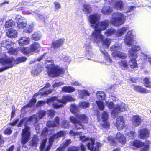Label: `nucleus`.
Wrapping results in <instances>:
<instances>
[{"instance_id":"56","label":"nucleus","mask_w":151,"mask_h":151,"mask_svg":"<svg viewBox=\"0 0 151 151\" xmlns=\"http://www.w3.org/2000/svg\"><path fill=\"white\" fill-rule=\"evenodd\" d=\"M12 132V130L10 127L6 128L4 131V133L5 135H10Z\"/></svg>"},{"instance_id":"16","label":"nucleus","mask_w":151,"mask_h":151,"mask_svg":"<svg viewBox=\"0 0 151 151\" xmlns=\"http://www.w3.org/2000/svg\"><path fill=\"white\" fill-rule=\"evenodd\" d=\"M149 131L147 129L142 128L141 129L139 132V137L142 139H146L149 137Z\"/></svg>"},{"instance_id":"64","label":"nucleus","mask_w":151,"mask_h":151,"mask_svg":"<svg viewBox=\"0 0 151 151\" xmlns=\"http://www.w3.org/2000/svg\"><path fill=\"white\" fill-rule=\"evenodd\" d=\"M45 103V101H39L36 104V107H41L44 105Z\"/></svg>"},{"instance_id":"58","label":"nucleus","mask_w":151,"mask_h":151,"mask_svg":"<svg viewBox=\"0 0 151 151\" xmlns=\"http://www.w3.org/2000/svg\"><path fill=\"white\" fill-rule=\"evenodd\" d=\"M71 143V139H69L65 140L62 143V145H63L64 147L66 148Z\"/></svg>"},{"instance_id":"62","label":"nucleus","mask_w":151,"mask_h":151,"mask_svg":"<svg viewBox=\"0 0 151 151\" xmlns=\"http://www.w3.org/2000/svg\"><path fill=\"white\" fill-rule=\"evenodd\" d=\"M132 38L128 36H127L125 38V42L128 45H130L131 44L132 41Z\"/></svg>"},{"instance_id":"45","label":"nucleus","mask_w":151,"mask_h":151,"mask_svg":"<svg viewBox=\"0 0 151 151\" xmlns=\"http://www.w3.org/2000/svg\"><path fill=\"white\" fill-rule=\"evenodd\" d=\"M90 104L88 102L83 101L79 103V106L82 108L86 109L88 108Z\"/></svg>"},{"instance_id":"15","label":"nucleus","mask_w":151,"mask_h":151,"mask_svg":"<svg viewBox=\"0 0 151 151\" xmlns=\"http://www.w3.org/2000/svg\"><path fill=\"white\" fill-rule=\"evenodd\" d=\"M60 117L58 116H56L53 121L49 120L47 122V126L48 128L54 127L58 126L60 123Z\"/></svg>"},{"instance_id":"47","label":"nucleus","mask_w":151,"mask_h":151,"mask_svg":"<svg viewBox=\"0 0 151 151\" xmlns=\"http://www.w3.org/2000/svg\"><path fill=\"white\" fill-rule=\"evenodd\" d=\"M56 137V138L61 137H63L66 134V132L65 130H61L54 134Z\"/></svg>"},{"instance_id":"39","label":"nucleus","mask_w":151,"mask_h":151,"mask_svg":"<svg viewBox=\"0 0 151 151\" xmlns=\"http://www.w3.org/2000/svg\"><path fill=\"white\" fill-rule=\"evenodd\" d=\"M70 111L73 114H75L79 112V110L78 106L74 104H71L70 108Z\"/></svg>"},{"instance_id":"25","label":"nucleus","mask_w":151,"mask_h":151,"mask_svg":"<svg viewBox=\"0 0 151 151\" xmlns=\"http://www.w3.org/2000/svg\"><path fill=\"white\" fill-rule=\"evenodd\" d=\"M7 58H10L13 60L12 62V63L14 62L15 64H17L20 63L24 62L26 61L27 60V58L25 57L22 56L17 58L15 60L13 57H7Z\"/></svg>"},{"instance_id":"50","label":"nucleus","mask_w":151,"mask_h":151,"mask_svg":"<svg viewBox=\"0 0 151 151\" xmlns=\"http://www.w3.org/2000/svg\"><path fill=\"white\" fill-rule=\"evenodd\" d=\"M96 104L99 109L101 111L104 110V106L103 103L101 101H98L96 102Z\"/></svg>"},{"instance_id":"7","label":"nucleus","mask_w":151,"mask_h":151,"mask_svg":"<svg viewBox=\"0 0 151 151\" xmlns=\"http://www.w3.org/2000/svg\"><path fill=\"white\" fill-rule=\"evenodd\" d=\"M130 146L133 149L141 148L140 151H148L150 148L149 145H145L144 142L139 139H135L130 142Z\"/></svg>"},{"instance_id":"61","label":"nucleus","mask_w":151,"mask_h":151,"mask_svg":"<svg viewBox=\"0 0 151 151\" xmlns=\"http://www.w3.org/2000/svg\"><path fill=\"white\" fill-rule=\"evenodd\" d=\"M135 133V132L134 131H131L127 133V135L129 137V138L132 139H134V135Z\"/></svg>"},{"instance_id":"26","label":"nucleus","mask_w":151,"mask_h":151,"mask_svg":"<svg viewBox=\"0 0 151 151\" xmlns=\"http://www.w3.org/2000/svg\"><path fill=\"white\" fill-rule=\"evenodd\" d=\"M29 42V38L27 37H21L18 40V43L21 46L26 45Z\"/></svg>"},{"instance_id":"55","label":"nucleus","mask_w":151,"mask_h":151,"mask_svg":"<svg viewBox=\"0 0 151 151\" xmlns=\"http://www.w3.org/2000/svg\"><path fill=\"white\" fill-rule=\"evenodd\" d=\"M33 29V27L32 26L29 25L23 30V32L26 33H30L32 32Z\"/></svg>"},{"instance_id":"13","label":"nucleus","mask_w":151,"mask_h":151,"mask_svg":"<svg viewBox=\"0 0 151 151\" xmlns=\"http://www.w3.org/2000/svg\"><path fill=\"white\" fill-rule=\"evenodd\" d=\"M65 41L64 38H60L57 40L52 41L51 43V48L54 50L57 49L62 47Z\"/></svg>"},{"instance_id":"35","label":"nucleus","mask_w":151,"mask_h":151,"mask_svg":"<svg viewBox=\"0 0 151 151\" xmlns=\"http://www.w3.org/2000/svg\"><path fill=\"white\" fill-rule=\"evenodd\" d=\"M41 71V67L37 65L32 70L31 73L34 76L37 75Z\"/></svg>"},{"instance_id":"5","label":"nucleus","mask_w":151,"mask_h":151,"mask_svg":"<svg viewBox=\"0 0 151 151\" xmlns=\"http://www.w3.org/2000/svg\"><path fill=\"white\" fill-rule=\"evenodd\" d=\"M126 16L120 12L114 13L110 19L111 24L115 27L119 26L124 23Z\"/></svg>"},{"instance_id":"31","label":"nucleus","mask_w":151,"mask_h":151,"mask_svg":"<svg viewBox=\"0 0 151 151\" xmlns=\"http://www.w3.org/2000/svg\"><path fill=\"white\" fill-rule=\"evenodd\" d=\"M116 32V30L115 29L110 28L107 29L105 32L104 34L107 37H109L115 34Z\"/></svg>"},{"instance_id":"17","label":"nucleus","mask_w":151,"mask_h":151,"mask_svg":"<svg viewBox=\"0 0 151 151\" xmlns=\"http://www.w3.org/2000/svg\"><path fill=\"white\" fill-rule=\"evenodd\" d=\"M116 126L119 130H122L124 127L125 121L123 116H120L117 118Z\"/></svg>"},{"instance_id":"44","label":"nucleus","mask_w":151,"mask_h":151,"mask_svg":"<svg viewBox=\"0 0 151 151\" xmlns=\"http://www.w3.org/2000/svg\"><path fill=\"white\" fill-rule=\"evenodd\" d=\"M107 140L109 141V143L111 146H114L116 145V142L114 138L112 136H109L107 138Z\"/></svg>"},{"instance_id":"18","label":"nucleus","mask_w":151,"mask_h":151,"mask_svg":"<svg viewBox=\"0 0 151 151\" xmlns=\"http://www.w3.org/2000/svg\"><path fill=\"white\" fill-rule=\"evenodd\" d=\"M126 109L127 108L125 104L124 103H122L119 105H118L116 107L114 108L112 111V113L115 114L118 111H124L126 110Z\"/></svg>"},{"instance_id":"43","label":"nucleus","mask_w":151,"mask_h":151,"mask_svg":"<svg viewBox=\"0 0 151 151\" xmlns=\"http://www.w3.org/2000/svg\"><path fill=\"white\" fill-rule=\"evenodd\" d=\"M47 138H45V139L42 140L39 147L40 151H43L44 150L46 146V144L47 142Z\"/></svg>"},{"instance_id":"19","label":"nucleus","mask_w":151,"mask_h":151,"mask_svg":"<svg viewBox=\"0 0 151 151\" xmlns=\"http://www.w3.org/2000/svg\"><path fill=\"white\" fill-rule=\"evenodd\" d=\"M89 21L92 24H94L97 23L100 20V17L98 14H91L89 16Z\"/></svg>"},{"instance_id":"53","label":"nucleus","mask_w":151,"mask_h":151,"mask_svg":"<svg viewBox=\"0 0 151 151\" xmlns=\"http://www.w3.org/2000/svg\"><path fill=\"white\" fill-rule=\"evenodd\" d=\"M52 91V89H47L46 90V91H42L41 93V96H46L49 94L51 93Z\"/></svg>"},{"instance_id":"4","label":"nucleus","mask_w":151,"mask_h":151,"mask_svg":"<svg viewBox=\"0 0 151 151\" xmlns=\"http://www.w3.org/2000/svg\"><path fill=\"white\" fill-rule=\"evenodd\" d=\"M140 50L139 46L134 45L132 47L129 51L130 57L132 58L128 63L130 67L132 68H134L138 67V64L136 59L138 57L137 51Z\"/></svg>"},{"instance_id":"6","label":"nucleus","mask_w":151,"mask_h":151,"mask_svg":"<svg viewBox=\"0 0 151 151\" xmlns=\"http://www.w3.org/2000/svg\"><path fill=\"white\" fill-rule=\"evenodd\" d=\"M109 23V21L105 19L96 23L94 26V31L92 33V36H96L98 34H101V32L105 30L108 27Z\"/></svg>"},{"instance_id":"36","label":"nucleus","mask_w":151,"mask_h":151,"mask_svg":"<svg viewBox=\"0 0 151 151\" xmlns=\"http://www.w3.org/2000/svg\"><path fill=\"white\" fill-rule=\"evenodd\" d=\"M36 102V99L35 98H32L31 99L27 104L24 106L25 107L31 108L33 106Z\"/></svg>"},{"instance_id":"30","label":"nucleus","mask_w":151,"mask_h":151,"mask_svg":"<svg viewBox=\"0 0 151 151\" xmlns=\"http://www.w3.org/2000/svg\"><path fill=\"white\" fill-rule=\"evenodd\" d=\"M143 84L147 88L150 89L151 88V82L150 78L147 76L143 79Z\"/></svg>"},{"instance_id":"63","label":"nucleus","mask_w":151,"mask_h":151,"mask_svg":"<svg viewBox=\"0 0 151 151\" xmlns=\"http://www.w3.org/2000/svg\"><path fill=\"white\" fill-rule=\"evenodd\" d=\"M54 4L55 10H57L61 8L60 4L59 2L55 1L54 2Z\"/></svg>"},{"instance_id":"49","label":"nucleus","mask_w":151,"mask_h":151,"mask_svg":"<svg viewBox=\"0 0 151 151\" xmlns=\"http://www.w3.org/2000/svg\"><path fill=\"white\" fill-rule=\"evenodd\" d=\"M101 118L102 119V121L103 122H105L108 120V115L107 112L104 111L103 112L102 114Z\"/></svg>"},{"instance_id":"38","label":"nucleus","mask_w":151,"mask_h":151,"mask_svg":"<svg viewBox=\"0 0 151 151\" xmlns=\"http://www.w3.org/2000/svg\"><path fill=\"white\" fill-rule=\"evenodd\" d=\"M123 7V3L122 1L119 0L117 1L115 4L114 7L117 9L121 10Z\"/></svg>"},{"instance_id":"11","label":"nucleus","mask_w":151,"mask_h":151,"mask_svg":"<svg viewBox=\"0 0 151 151\" xmlns=\"http://www.w3.org/2000/svg\"><path fill=\"white\" fill-rule=\"evenodd\" d=\"M13 60L10 58H0V63L4 67L0 68V72L13 67V63H12Z\"/></svg>"},{"instance_id":"60","label":"nucleus","mask_w":151,"mask_h":151,"mask_svg":"<svg viewBox=\"0 0 151 151\" xmlns=\"http://www.w3.org/2000/svg\"><path fill=\"white\" fill-rule=\"evenodd\" d=\"M104 122L101 124L102 127L104 128L109 129L110 127V124L109 122L107 121Z\"/></svg>"},{"instance_id":"28","label":"nucleus","mask_w":151,"mask_h":151,"mask_svg":"<svg viewBox=\"0 0 151 151\" xmlns=\"http://www.w3.org/2000/svg\"><path fill=\"white\" fill-rule=\"evenodd\" d=\"M6 34L9 37L13 38L17 37V32L16 30L11 28L8 30L6 32Z\"/></svg>"},{"instance_id":"40","label":"nucleus","mask_w":151,"mask_h":151,"mask_svg":"<svg viewBox=\"0 0 151 151\" xmlns=\"http://www.w3.org/2000/svg\"><path fill=\"white\" fill-rule=\"evenodd\" d=\"M28 121L32 122L34 124H37L38 122L37 116L35 114H34L29 117L27 120V122Z\"/></svg>"},{"instance_id":"8","label":"nucleus","mask_w":151,"mask_h":151,"mask_svg":"<svg viewBox=\"0 0 151 151\" xmlns=\"http://www.w3.org/2000/svg\"><path fill=\"white\" fill-rule=\"evenodd\" d=\"M31 135L30 128L25 123L24 128L22 129L21 134V143L23 145L26 144L29 140Z\"/></svg>"},{"instance_id":"29","label":"nucleus","mask_w":151,"mask_h":151,"mask_svg":"<svg viewBox=\"0 0 151 151\" xmlns=\"http://www.w3.org/2000/svg\"><path fill=\"white\" fill-rule=\"evenodd\" d=\"M76 90L72 86H64L62 88L61 91L65 93H71L75 91Z\"/></svg>"},{"instance_id":"27","label":"nucleus","mask_w":151,"mask_h":151,"mask_svg":"<svg viewBox=\"0 0 151 151\" xmlns=\"http://www.w3.org/2000/svg\"><path fill=\"white\" fill-rule=\"evenodd\" d=\"M14 43L13 42H10L8 40H6L4 41H2L1 43V46L4 47L8 50L10 49Z\"/></svg>"},{"instance_id":"32","label":"nucleus","mask_w":151,"mask_h":151,"mask_svg":"<svg viewBox=\"0 0 151 151\" xmlns=\"http://www.w3.org/2000/svg\"><path fill=\"white\" fill-rule=\"evenodd\" d=\"M60 126L61 128L64 129H68L70 125L69 122L67 120L63 119L61 122Z\"/></svg>"},{"instance_id":"33","label":"nucleus","mask_w":151,"mask_h":151,"mask_svg":"<svg viewBox=\"0 0 151 151\" xmlns=\"http://www.w3.org/2000/svg\"><path fill=\"white\" fill-rule=\"evenodd\" d=\"M113 12L112 8L110 7H104L101 10L102 12L104 15L110 14Z\"/></svg>"},{"instance_id":"52","label":"nucleus","mask_w":151,"mask_h":151,"mask_svg":"<svg viewBox=\"0 0 151 151\" xmlns=\"http://www.w3.org/2000/svg\"><path fill=\"white\" fill-rule=\"evenodd\" d=\"M18 50L17 49H14L12 47L8 51V52L11 55H17L18 54Z\"/></svg>"},{"instance_id":"23","label":"nucleus","mask_w":151,"mask_h":151,"mask_svg":"<svg viewBox=\"0 0 151 151\" xmlns=\"http://www.w3.org/2000/svg\"><path fill=\"white\" fill-rule=\"evenodd\" d=\"M39 140V139L38 135L37 134L34 135L30 142V145L33 147H37Z\"/></svg>"},{"instance_id":"3","label":"nucleus","mask_w":151,"mask_h":151,"mask_svg":"<svg viewBox=\"0 0 151 151\" xmlns=\"http://www.w3.org/2000/svg\"><path fill=\"white\" fill-rule=\"evenodd\" d=\"M76 118L70 116L69 120L70 122L75 125V127L77 129H81L83 127L82 123L87 124L88 118L85 114H77L76 115Z\"/></svg>"},{"instance_id":"10","label":"nucleus","mask_w":151,"mask_h":151,"mask_svg":"<svg viewBox=\"0 0 151 151\" xmlns=\"http://www.w3.org/2000/svg\"><path fill=\"white\" fill-rule=\"evenodd\" d=\"M96 35V36H93L94 40L96 43H99L100 42H102V45L107 48H109L111 42V39L109 38L104 39V37L101 34Z\"/></svg>"},{"instance_id":"20","label":"nucleus","mask_w":151,"mask_h":151,"mask_svg":"<svg viewBox=\"0 0 151 151\" xmlns=\"http://www.w3.org/2000/svg\"><path fill=\"white\" fill-rule=\"evenodd\" d=\"M132 124L135 127H137L140 125L141 123L140 116L136 115L133 116L132 119Z\"/></svg>"},{"instance_id":"57","label":"nucleus","mask_w":151,"mask_h":151,"mask_svg":"<svg viewBox=\"0 0 151 151\" xmlns=\"http://www.w3.org/2000/svg\"><path fill=\"white\" fill-rule=\"evenodd\" d=\"M79 138L80 140L81 141L83 142H86L89 140L91 141L90 138H89L86 137L84 135L80 136Z\"/></svg>"},{"instance_id":"1","label":"nucleus","mask_w":151,"mask_h":151,"mask_svg":"<svg viewBox=\"0 0 151 151\" xmlns=\"http://www.w3.org/2000/svg\"><path fill=\"white\" fill-rule=\"evenodd\" d=\"M49 55L47 54L45 56L46 60L45 63L47 66V73L48 75L53 77H57L60 75L63 74L64 73V69L60 67L58 65H55L54 63V60L50 58L48 60Z\"/></svg>"},{"instance_id":"41","label":"nucleus","mask_w":151,"mask_h":151,"mask_svg":"<svg viewBox=\"0 0 151 151\" xmlns=\"http://www.w3.org/2000/svg\"><path fill=\"white\" fill-rule=\"evenodd\" d=\"M83 10L85 13L88 14L91 12V7L89 4H85L83 5Z\"/></svg>"},{"instance_id":"54","label":"nucleus","mask_w":151,"mask_h":151,"mask_svg":"<svg viewBox=\"0 0 151 151\" xmlns=\"http://www.w3.org/2000/svg\"><path fill=\"white\" fill-rule=\"evenodd\" d=\"M32 38L35 40H38L40 39V38L37 33L35 32L32 35Z\"/></svg>"},{"instance_id":"12","label":"nucleus","mask_w":151,"mask_h":151,"mask_svg":"<svg viewBox=\"0 0 151 151\" xmlns=\"http://www.w3.org/2000/svg\"><path fill=\"white\" fill-rule=\"evenodd\" d=\"M90 140L91 142H88L87 144L88 149L91 151H99V148L102 146V144L99 142H96V145L94 147V139L91 138Z\"/></svg>"},{"instance_id":"34","label":"nucleus","mask_w":151,"mask_h":151,"mask_svg":"<svg viewBox=\"0 0 151 151\" xmlns=\"http://www.w3.org/2000/svg\"><path fill=\"white\" fill-rule=\"evenodd\" d=\"M21 52L26 55H29L32 54L30 48L29 47H22L20 49Z\"/></svg>"},{"instance_id":"48","label":"nucleus","mask_w":151,"mask_h":151,"mask_svg":"<svg viewBox=\"0 0 151 151\" xmlns=\"http://www.w3.org/2000/svg\"><path fill=\"white\" fill-rule=\"evenodd\" d=\"M79 147L73 146L68 147L66 151H79Z\"/></svg>"},{"instance_id":"42","label":"nucleus","mask_w":151,"mask_h":151,"mask_svg":"<svg viewBox=\"0 0 151 151\" xmlns=\"http://www.w3.org/2000/svg\"><path fill=\"white\" fill-rule=\"evenodd\" d=\"M119 64L123 69H127L128 67L127 62L126 60H121L119 63Z\"/></svg>"},{"instance_id":"46","label":"nucleus","mask_w":151,"mask_h":151,"mask_svg":"<svg viewBox=\"0 0 151 151\" xmlns=\"http://www.w3.org/2000/svg\"><path fill=\"white\" fill-rule=\"evenodd\" d=\"M15 23L14 21L12 20H9L6 22L5 26V28H9L12 27L14 25Z\"/></svg>"},{"instance_id":"59","label":"nucleus","mask_w":151,"mask_h":151,"mask_svg":"<svg viewBox=\"0 0 151 151\" xmlns=\"http://www.w3.org/2000/svg\"><path fill=\"white\" fill-rule=\"evenodd\" d=\"M46 114V111H43L41 110L39 111L38 113V117L40 119L42 118Z\"/></svg>"},{"instance_id":"2","label":"nucleus","mask_w":151,"mask_h":151,"mask_svg":"<svg viewBox=\"0 0 151 151\" xmlns=\"http://www.w3.org/2000/svg\"><path fill=\"white\" fill-rule=\"evenodd\" d=\"M74 100V99L71 95H67L63 96L60 99H58L57 96L52 97L47 99L46 103L49 104L55 101H57L60 104H58L57 103H54L52 106L54 108L58 109L63 107L64 105L67 102L73 101Z\"/></svg>"},{"instance_id":"9","label":"nucleus","mask_w":151,"mask_h":151,"mask_svg":"<svg viewBox=\"0 0 151 151\" xmlns=\"http://www.w3.org/2000/svg\"><path fill=\"white\" fill-rule=\"evenodd\" d=\"M121 49V47L119 45H113L110 48V50L112 52V55L113 57H118L122 59H125L127 58L126 55L122 52L117 51Z\"/></svg>"},{"instance_id":"22","label":"nucleus","mask_w":151,"mask_h":151,"mask_svg":"<svg viewBox=\"0 0 151 151\" xmlns=\"http://www.w3.org/2000/svg\"><path fill=\"white\" fill-rule=\"evenodd\" d=\"M134 89L136 91L143 93H150L151 92V90H147L143 87L142 86L137 85L134 86Z\"/></svg>"},{"instance_id":"14","label":"nucleus","mask_w":151,"mask_h":151,"mask_svg":"<svg viewBox=\"0 0 151 151\" xmlns=\"http://www.w3.org/2000/svg\"><path fill=\"white\" fill-rule=\"evenodd\" d=\"M17 20V27L19 29H23L26 25L27 23L25 22V18L19 15H17L16 17Z\"/></svg>"},{"instance_id":"24","label":"nucleus","mask_w":151,"mask_h":151,"mask_svg":"<svg viewBox=\"0 0 151 151\" xmlns=\"http://www.w3.org/2000/svg\"><path fill=\"white\" fill-rule=\"evenodd\" d=\"M40 46V44L37 42H34L30 45V49L31 52L36 53L39 51Z\"/></svg>"},{"instance_id":"37","label":"nucleus","mask_w":151,"mask_h":151,"mask_svg":"<svg viewBox=\"0 0 151 151\" xmlns=\"http://www.w3.org/2000/svg\"><path fill=\"white\" fill-rule=\"evenodd\" d=\"M126 27H122L118 30L117 32H116L115 35L117 37H120L126 32Z\"/></svg>"},{"instance_id":"21","label":"nucleus","mask_w":151,"mask_h":151,"mask_svg":"<svg viewBox=\"0 0 151 151\" xmlns=\"http://www.w3.org/2000/svg\"><path fill=\"white\" fill-rule=\"evenodd\" d=\"M116 138L118 141L122 145H124L126 143V139L124 134L120 132H118L116 136Z\"/></svg>"},{"instance_id":"51","label":"nucleus","mask_w":151,"mask_h":151,"mask_svg":"<svg viewBox=\"0 0 151 151\" xmlns=\"http://www.w3.org/2000/svg\"><path fill=\"white\" fill-rule=\"evenodd\" d=\"M101 52L103 54L106 59L109 60L110 62L112 61L110 57V55L105 50L104 51H101Z\"/></svg>"}]
</instances>
